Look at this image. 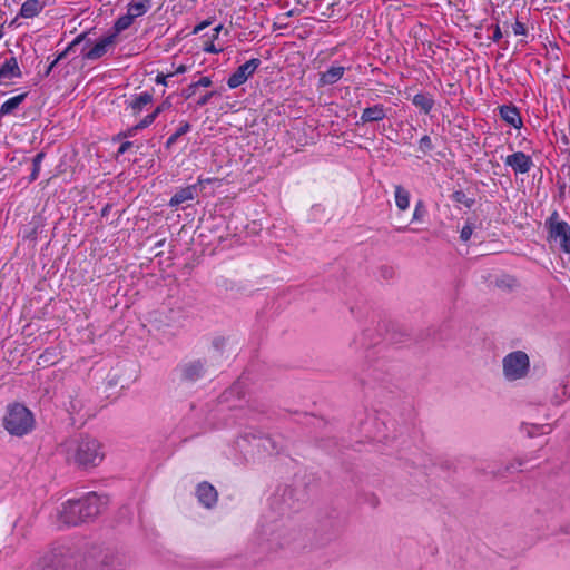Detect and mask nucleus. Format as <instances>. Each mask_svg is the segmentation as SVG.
Instances as JSON below:
<instances>
[{
	"instance_id": "obj_22",
	"label": "nucleus",
	"mask_w": 570,
	"mask_h": 570,
	"mask_svg": "<svg viewBox=\"0 0 570 570\" xmlns=\"http://www.w3.org/2000/svg\"><path fill=\"white\" fill-rule=\"evenodd\" d=\"M157 117L154 112L147 115L144 119H141L135 127L128 129L126 136H132L136 130L147 128L150 126Z\"/></svg>"
},
{
	"instance_id": "obj_23",
	"label": "nucleus",
	"mask_w": 570,
	"mask_h": 570,
	"mask_svg": "<svg viewBox=\"0 0 570 570\" xmlns=\"http://www.w3.org/2000/svg\"><path fill=\"white\" fill-rule=\"evenodd\" d=\"M135 20L126 12V14L119 17L115 22L116 32H121L128 29Z\"/></svg>"
},
{
	"instance_id": "obj_18",
	"label": "nucleus",
	"mask_w": 570,
	"mask_h": 570,
	"mask_svg": "<svg viewBox=\"0 0 570 570\" xmlns=\"http://www.w3.org/2000/svg\"><path fill=\"white\" fill-rule=\"evenodd\" d=\"M395 205L401 212H405L410 207V193L402 187L396 185L394 188Z\"/></svg>"
},
{
	"instance_id": "obj_36",
	"label": "nucleus",
	"mask_w": 570,
	"mask_h": 570,
	"mask_svg": "<svg viewBox=\"0 0 570 570\" xmlns=\"http://www.w3.org/2000/svg\"><path fill=\"white\" fill-rule=\"evenodd\" d=\"M212 96H213V92L206 94L205 96H203V97L198 100V105H199V106H204V105H206V104L209 101V99H210V97H212Z\"/></svg>"
},
{
	"instance_id": "obj_6",
	"label": "nucleus",
	"mask_w": 570,
	"mask_h": 570,
	"mask_svg": "<svg viewBox=\"0 0 570 570\" xmlns=\"http://www.w3.org/2000/svg\"><path fill=\"white\" fill-rule=\"evenodd\" d=\"M259 63V59L254 58L239 66L236 71L229 76L227 86L230 89H235L245 83L248 78L253 76Z\"/></svg>"
},
{
	"instance_id": "obj_17",
	"label": "nucleus",
	"mask_w": 570,
	"mask_h": 570,
	"mask_svg": "<svg viewBox=\"0 0 570 570\" xmlns=\"http://www.w3.org/2000/svg\"><path fill=\"white\" fill-rule=\"evenodd\" d=\"M151 101H153L151 94L142 92L131 99V101L129 102V107H130L132 114L137 115V114L141 112L142 109L147 105L151 104Z\"/></svg>"
},
{
	"instance_id": "obj_19",
	"label": "nucleus",
	"mask_w": 570,
	"mask_h": 570,
	"mask_svg": "<svg viewBox=\"0 0 570 570\" xmlns=\"http://www.w3.org/2000/svg\"><path fill=\"white\" fill-rule=\"evenodd\" d=\"M344 75V68L341 66H333L321 76L322 85H333L337 82Z\"/></svg>"
},
{
	"instance_id": "obj_27",
	"label": "nucleus",
	"mask_w": 570,
	"mask_h": 570,
	"mask_svg": "<svg viewBox=\"0 0 570 570\" xmlns=\"http://www.w3.org/2000/svg\"><path fill=\"white\" fill-rule=\"evenodd\" d=\"M424 214H425V208H424L423 203L422 202H417L415 204V208H414V212H413L412 220L413 222L421 220L422 217L424 216Z\"/></svg>"
},
{
	"instance_id": "obj_2",
	"label": "nucleus",
	"mask_w": 570,
	"mask_h": 570,
	"mask_svg": "<svg viewBox=\"0 0 570 570\" xmlns=\"http://www.w3.org/2000/svg\"><path fill=\"white\" fill-rule=\"evenodd\" d=\"M63 450L69 461L85 468L96 466L104 459L100 443L90 438L70 440L63 444Z\"/></svg>"
},
{
	"instance_id": "obj_42",
	"label": "nucleus",
	"mask_w": 570,
	"mask_h": 570,
	"mask_svg": "<svg viewBox=\"0 0 570 570\" xmlns=\"http://www.w3.org/2000/svg\"><path fill=\"white\" fill-rule=\"evenodd\" d=\"M166 72H174V75H176V72H175V68H174V69L166 70Z\"/></svg>"
},
{
	"instance_id": "obj_41",
	"label": "nucleus",
	"mask_w": 570,
	"mask_h": 570,
	"mask_svg": "<svg viewBox=\"0 0 570 570\" xmlns=\"http://www.w3.org/2000/svg\"><path fill=\"white\" fill-rule=\"evenodd\" d=\"M217 38H218V37H215V32L213 31V35H212V37H210L208 40H213V41H214V40H215V39H217Z\"/></svg>"
},
{
	"instance_id": "obj_14",
	"label": "nucleus",
	"mask_w": 570,
	"mask_h": 570,
	"mask_svg": "<svg viewBox=\"0 0 570 570\" xmlns=\"http://www.w3.org/2000/svg\"><path fill=\"white\" fill-rule=\"evenodd\" d=\"M386 116L385 108L383 105H374L372 107L365 108L361 115V121L363 124L365 122H372V121H380L384 119Z\"/></svg>"
},
{
	"instance_id": "obj_25",
	"label": "nucleus",
	"mask_w": 570,
	"mask_h": 570,
	"mask_svg": "<svg viewBox=\"0 0 570 570\" xmlns=\"http://www.w3.org/2000/svg\"><path fill=\"white\" fill-rule=\"evenodd\" d=\"M190 130V125L188 122H183L177 128L176 132L169 138V142H174L178 137L185 135Z\"/></svg>"
},
{
	"instance_id": "obj_4",
	"label": "nucleus",
	"mask_w": 570,
	"mask_h": 570,
	"mask_svg": "<svg viewBox=\"0 0 570 570\" xmlns=\"http://www.w3.org/2000/svg\"><path fill=\"white\" fill-rule=\"evenodd\" d=\"M530 372V357L524 351H513L503 356L502 375L507 382L523 381L529 377Z\"/></svg>"
},
{
	"instance_id": "obj_1",
	"label": "nucleus",
	"mask_w": 570,
	"mask_h": 570,
	"mask_svg": "<svg viewBox=\"0 0 570 570\" xmlns=\"http://www.w3.org/2000/svg\"><path fill=\"white\" fill-rule=\"evenodd\" d=\"M106 503L107 500L96 493L79 500H67L57 508L55 523L59 528H69L88 522L102 511Z\"/></svg>"
},
{
	"instance_id": "obj_26",
	"label": "nucleus",
	"mask_w": 570,
	"mask_h": 570,
	"mask_svg": "<svg viewBox=\"0 0 570 570\" xmlns=\"http://www.w3.org/2000/svg\"><path fill=\"white\" fill-rule=\"evenodd\" d=\"M473 229H474V226L472 224H470V223L465 224L460 232L461 240H463V242L470 240V238L473 234Z\"/></svg>"
},
{
	"instance_id": "obj_16",
	"label": "nucleus",
	"mask_w": 570,
	"mask_h": 570,
	"mask_svg": "<svg viewBox=\"0 0 570 570\" xmlns=\"http://www.w3.org/2000/svg\"><path fill=\"white\" fill-rule=\"evenodd\" d=\"M26 97L27 92H23L6 100L0 107V116L12 114L24 101Z\"/></svg>"
},
{
	"instance_id": "obj_28",
	"label": "nucleus",
	"mask_w": 570,
	"mask_h": 570,
	"mask_svg": "<svg viewBox=\"0 0 570 570\" xmlns=\"http://www.w3.org/2000/svg\"><path fill=\"white\" fill-rule=\"evenodd\" d=\"M203 50L208 53H219L223 51V48L216 47L213 40H206L204 41Z\"/></svg>"
},
{
	"instance_id": "obj_13",
	"label": "nucleus",
	"mask_w": 570,
	"mask_h": 570,
	"mask_svg": "<svg viewBox=\"0 0 570 570\" xmlns=\"http://www.w3.org/2000/svg\"><path fill=\"white\" fill-rule=\"evenodd\" d=\"M197 195V186L190 185L187 187H184L175 193V195L170 198L169 205L171 207H177L180 204L193 200Z\"/></svg>"
},
{
	"instance_id": "obj_20",
	"label": "nucleus",
	"mask_w": 570,
	"mask_h": 570,
	"mask_svg": "<svg viewBox=\"0 0 570 570\" xmlns=\"http://www.w3.org/2000/svg\"><path fill=\"white\" fill-rule=\"evenodd\" d=\"M413 104L425 114L430 112L433 107V99L424 94H417L413 97Z\"/></svg>"
},
{
	"instance_id": "obj_9",
	"label": "nucleus",
	"mask_w": 570,
	"mask_h": 570,
	"mask_svg": "<svg viewBox=\"0 0 570 570\" xmlns=\"http://www.w3.org/2000/svg\"><path fill=\"white\" fill-rule=\"evenodd\" d=\"M196 495L198 498L199 503H202L205 508L208 509L213 508L218 500V493L216 489L207 482L198 484L196 489Z\"/></svg>"
},
{
	"instance_id": "obj_10",
	"label": "nucleus",
	"mask_w": 570,
	"mask_h": 570,
	"mask_svg": "<svg viewBox=\"0 0 570 570\" xmlns=\"http://www.w3.org/2000/svg\"><path fill=\"white\" fill-rule=\"evenodd\" d=\"M115 43V36H107L95 43V46L85 53L89 60H96L102 57L109 47Z\"/></svg>"
},
{
	"instance_id": "obj_12",
	"label": "nucleus",
	"mask_w": 570,
	"mask_h": 570,
	"mask_svg": "<svg viewBox=\"0 0 570 570\" xmlns=\"http://www.w3.org/2000/svg\"><path fill=\"white\" fill-rule=\"evenodd\" d=\"M500 116L507 124H509L513 128H517V129L521 128L522 119H521L520 112L517 107H514V106L500 107Z\"/></svg>"
},
{
	"instance_id": "obj_37",
	"label": "nucleus",
	"mask_w": 570,
	"mask_h": 570,
	"mask_svg": "<svg viewBox=\"0 0 570 570\" xmlns=\"http://www.w3.org/2000/svg\"><path fill=\"white\" fill-rule=\"evenodd\" d=\"M188 70V68L185 65H179L175 68V72L177 73H184Z\"/></svg>"
},
{
	"instance_id": "obj_7",
	"label": "nucleus",
	"mask_w": 570,
	"mask_h": 570,
	"mask_svg": "<svg viewBox=\"0 0 570 570\" xmlns=\"http://www.w3.org/2000/svg\"><path fill=\"white\" fill-rule=\"evenodd\" d=\"M22 72L14 57L7 59L0 66V85L7 86L12 82L13 79L21 78Z\"/></svg>"
},
{
	"instance_id": "obj_8",
	"label": "nucleus",
	"mask_w": 570,
	"mask_h": 570,
	"mask_svg": "<svg viewBox=\"0 0 570 570\" xmlns=\"http://www.w3.org/2000/svg\"><path fill=\"white\" fill-rule=\"evenodd\" d=\"M507 166H510L515 173L525 174L528 173L533 163L530 156L522 151L509 155L504 160Z\"/></svg>"
},
{
	"instance_id": "obj_39",
	"label": "nucleus",
	"mask_w": 570,
	"mask_h": 570,
	"mask_svg": "<svg viewBox=\"0 0 570 570\" xmlns=\"http://www.w3.org/2000/svg\"><path fill=\"white\" fill-rule=\"evenodd\" d=\"M222 29H223V26H222V24H219V26H217V27H215V28H214V30H213V31L215 32V37H218V35H219V32H220V30H222Z\"/></svg>"
},
{
	"instance_id": "obj_5",
	"label": "nucleus",
	"mask_w": 570,
	"mask_h": 570,
	"mask_svg": "<svg viewBox=\"0 0 570 570\" xmlns=\"http://www.w3.org/2000/svg\"><path fill=\"white\" fill-rule=\"evenodd\" d=\"M549 230L548 239L550 243L557 244L560 249L567 254L570 253V226L568 223L560 220L559 215L554 212L547 220Z\"/></svg>"
},
{
	"instance_id": "obj_11",
	"label": "nucleus",
	"mask_w": 570,
	"mask_h": 570,
	"mask_svg": "<svg viewBox=\"0 0 570 570\" xmlns=\"http://www.w3.org/2000/svg\"><path fill=\"white\" fill-rule=\"evenodd\" d=\"M46 2L41 0H27L21 4L20 17L31 19L40 14L45 9Z\"/></svg>"
},
{
	"instance_id": "obj_15",
	"label": "nucleus",
	"mask_w": 570,
	"mask_h": 570,
	"mask_svg": "<svg viewBox=\"0 0 570 570\" xmlns=\"http://www.w3.org/2000/svg\"><path fill=\"white\" fill-rule=\"evenodd\" d=\"M150 8V0H135L127 6V13L135 20L144 16Z\"/></svg>"
},
{
	"instance_id": "obj_33",
	"label": "nucleus",
	"mask_w": 570,
	"mask_h": 570,
	"mask_svg": "<svg viewBox=\"0 0 570 570\" xmlns=\"http://www.w3.org/2000/svg\"><path fill=\"white\" fill-rule=\"evenodd\" d=\"M173 76H174V72H159V73L156 76L155 81H156L157 83H160V85L167 86V78L173 77Z\"/></svg>"
},
{
	"instance_id": "obj_32",
	"label": "nucleus",
	"mask_w": 570,
	"mask_h": 570,
	"mask_svg": "<svg viewBox=\"0 0 570 570\" xmlns=\"http://www.w3.org/2000/svg\"><path fill=\"white\" fill-rule=\"evenodd\" d=\"M512 30H513V33L515 36H524L527 33V28L525 26L520 22V21H517L513 26H512Z\"/></svg>"
},
{
	"instance_id": "obj_34",
	"label": "nucleus",
	"mask_w": 570,
	"mask_h": 570,
	"mask_svg": "<svg viewBox=\"0 0 570 570\" xmlns=\"http://www.w3.org/2000/svg\"><path fill=\"white\" fill-rule=\"evenodd\" d=\"M209 26V21H203L200 22L199 24H197L194 30H193V33L194 35H197L198 32H200L203 29H205L206 27Z\"/></svg>"
},
{
	"instance_id": "obj_43",
	"label": "nucleus",
	"mask_w": 570,
	"mask_h": 570,
	"mask_svg": "<svg viewBox=\"0 0 570 570\" xmlns=\"http://www.w3.org/2000/svg\"><path fill=\"white\" fill-rule=\"evenodd\" d=\"M3 33L0 31V39L2 38Z\"/></svg>"
},
{
	"instance_id": "obj_31",
	"label": "nucleus",
	"mask_w": 570,
	"mask_h": 570,
	"mask_svg": "<svg viewBox=\"0 0 570 570\" xmlns=\"http://www.w3.org/2000/svg\"><path fill=\"white\" fill-rule=\"evenodd\" d=\"M170 107H171V101L169 98H167L153 112L157 117L159 114H161L165 110H168Z\"/></svg>"
},
{
	"instance_id": "obj_35",
	"label": "nucleus",
	"mask_w": 570,
	"mask_h": 570,
	"mask_svg": "<svg viewBox=\"0 0 570 570\" xmlns=\"http://www.w3.org/2000/svg\"><path fill=\"white\" fill-rule=\"evenodd\" d=\"M66 56V51L61 52L49 66L48 72H50L53 67L58 63L59 60H61Z\"/></svg>"
},
{
	"instance_id": "obj_40",
	"label": "nucleus",
	"mask_w": 570,
	"mask_h": 570,
	"mask_svg": "<svg viewBox=\"0 0 570 570\" xmlns=\"http://www.w3.org/2000/svg\"><path fill=\"white\" fill-rule=\"evenodd\" d=\"M501 37V32H500V29L497 28L495 32H494V39H499Z\"/></svg>"
},
{
	"instance_id": "obj_29",
	"label": "nucleus",
	"mask_w": 570,
	"mask_h": 570,
	"mask_svg": "<svg viewBox=\"0 0 570 570\" xmlns=\"http://www.w3.org/2000/svg\"><path fill=\"white\" fill-rule=\"evenodd\" d=\"M43 154L40 153L38 155H36V157L33 158V173H32V179H35L40 170V166H41V161L43 159Z\"/></svg>"
},
{
	"instance_id": "obj_21",
	"label": "nucleus",
	"mask_w": 570,
	"mask_h": 570,
	"mask_svg": "<svg viewBox=\"0 0 570 570\" xmlns=\"http://www.w3.org/2000/svg\"><path fill=\"white\" fill-rule=\"evenodd\" d=\"M203 372L204 366L199 361L191 362L184 367V375L190 380L197 379Z\"/></svg>"
},
{
	"instance_id": "obj_3",
	"label": "nucleus",
	"mask_w": 570,
	"mask_h": 570,
	"mask_svg": "<svg viewBox=\"0 0 570 570\" xmlns=\"http://www.w3.org/2000/svg\"><path fill=\"white\" fill-rule=\"evenodd\" d=\"M35 417L29 409L20 403L10 404L3 416V428L14 436H23L32 431Z\"/></svg>"
},
{
	"instance_id": "obj_38",
	"label": "nucleus",
	"mask_w": 570,
	"mask_h": 570,
	"mask_svg": "<svg viewBox=\"0 0 570 570\" xmlns=\"http://www.w3.org/2000/svg\"><path fill=\"white\" fill-rule=\"evenodd\" d=\"M131 142L127 141V142H124L120 147H119V150L118 153L119 154H124L129 147H130Z\"/></svg>"
},
{
	"instance_id": "obj_30",
	"label": "nucleus",
	"mask_w": 570,
	"mask_h": 570,
	"mask_svg": "<svg viewBox=\"0 0 570 570\" xmlns=\"http://www.w3.org/2000/svg\"><path fill=\"white\" fill-rule=\"evenodd\" d=\"M419 147L422 151L426 153L432 148V141L429 136H423L419 141Z\"/></svg>"
},
{
	"instance_id": "obj_24",
	"label": "nucleus",
	"mask_w": 570,
	"mask_h": 570,
	"mask_svg": "<svg viewBox=\"0 0 570 570\" xmlns=\"http://www.w3.org/2000/svg\"><path fill=\"white\" fill-rule=\"evenodd\" d=\"M212 86V80L209 77H202L198 81L191 83L188 88V97L194 95L197 87H209Z\"/></svg>"
}]
</instances>
